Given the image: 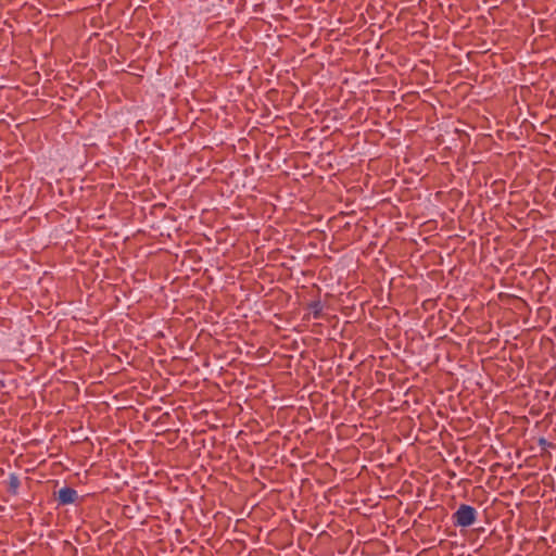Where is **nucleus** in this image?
Returning <instances> with one entry per match:
<instances>
[{"instance_id": "nucleus-1", "label": "nucleus", "mask_w": 556, "mask_h": 556, "mask_svg": "<svg viewBox=\"0 0 556 556\" xmlns=\"http://www.w3.org/2000/svg\"><path fill=\"white\" fill-rule=\"evenodd\" d=\"M478 517L477 509L468 504H460L452 515V521L455 527L468 528L472 526Z\"/></svg>"}, {"instance_id": "nucleus-2", "label": "nucleus", "mask_w": 556, "mask_h": 556, "mask_svg": "<svg viewBox=\"0 0 556 556\" xmlns=\"http://www.w3.org/2000/svg\"><path fill=\"white\" fill-rule=\"evenodd\" d=\"M78 498L77 491L70 486H64L59 491L58 503L59 505L74 504Z\"/></svg>"}, {"instance_id": "nucleus-3", "label": "nucleus", "mask_w": 556, "mask_h": 556, "mask_svg": "<svg viewBox=\"0 0 556 556\" xmlns=\"http://www.w3.org/2000/svg\"><path fill=\"white\" fill-rule=\"evenodd\" d=\"M8 492L12 495H16L21 485L20 478L16 473H11L8 480Z\"/></svg>"}, {"instance_id": "nucleus-4", "label": "nucleus", "mask_w": 556, "mask_h": 556, "mask_svg": "<svg viewBox=\"0 0 556 556\" xmlns=\"http://www.w3.org/2000/svg\"><path fill=\"white\" fill-rule=\"evenodd\" d=\"M323 308H324V306L319 300L313 301L308 304V309L311 311V313L313 314V317L315 319H318L321 317Z\"/></svg>"}, {"instance_id": "nucleus-5", "label": "nucleus", "mask_w": 556, "mask_h": 556, "mask_svg": "<svg viewBox=\"0 0 556 556\" xmlns=\"http://www.w3.org/2000/svg\"><path fill=\"white\" fill-rule=\"evenodd\" d=\"M539 445L541 446L542 450H546L547 447H551L552 446V443L548 442L546 439L544 438H540L539 439Z\"/></svg>"}, {"instance_id": "nucleus-6", "label": "nucleus", "mask_w": 556, "mask_h": 556, "mask_svg": "<svg viewBox=\"0 0 556 556\" xmlns=\"http://www.w3.org/2000/svg\"><path fill=\"white\" fill-rule=\"evenodd\" d=\"M4 387V382L0 380V390Z\"/></svg>"}]
</instances>
